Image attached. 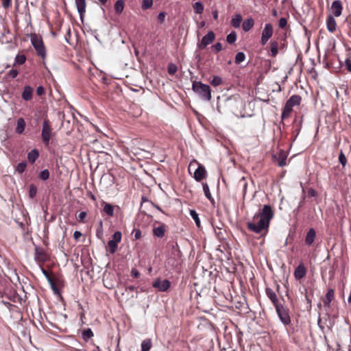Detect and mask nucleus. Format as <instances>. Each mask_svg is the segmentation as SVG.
<instances>
[{
	"instance_id": "13d9d810",
	"label": "nucleus",
	"mask_w": 351,
	"mask_h": 351,
	"mask_svg": "<svg viewBox=\"0 0 351 351\" xmlns=\"http://www.w3.org/2000/svg\"><path fill=\"white\" fill-rule=\"evenodd\" d=\"M82 233L80 231H75L73 233V237L75 240H78L82 237Z\"/></svg>"
},
{
	"instance_id": "423d86ee",
	"label": "nucleus",
	"mask_w": 351,
	"mask_h": 351,
	"mask_svg": "<svg viewBox=\"0 0 351 351\" xmlns=\"http://www.w3.org/2000/svg\"><path fill=\"white\" fill-rule=\"evenodd\" d=\"M122 238L121 232L119 231L115 232L112 235V239L108 242V247L110 254H114L117 249L118 243L121 242Z\"/></svg>"
},
{
	"instance_id": "58836bf2",
	"label": "nucleus",
	"mask_w": 351,
	"mask_h": 351,
	"mask_svg": "<svg viewBox=\"0 0 351 351\" xmlns=\"http://www.w3.org/2000/svg\"><path fill=\"white\" fill-rule=\"evenodd\" d=\"M37 194V187L33 184H31L29 186V196L31 199H33L36 197Z\"/></svg>"
},
{
	"instance_id": "c03bdc74",
	"label": "nucleus",
	"mask_w": 351,
	"mask_h": 351,
	"mask_svg": "<svg viewBox=\"0 0 351 351\" xmlns=\"http://www.w3.org/2000/svg\"><path fill=\"white\" fill-rule=\"evenodd\" d=\"M222 83V79L219 76H214L210 81V84L213 86H218Z\"/></svg>"
},
{
	"instance_id": "5fc2aeb1",
	"label": "nucleus",
	"mask_w": 351,
	"mask_h": 351,
	"mask_svg": "<svg viewBox=\"0 0 351 351\" xmlns=\"http://www.w3.org/2000/svg\"><path fill=\"white\" fill-rule=\"evenodd\" d=\"M86 213L84 211L81 212L78 215L79 221H83L85 217H86Z\"/></svg>"
},
{
	"instance_id": "5701e85b",
	"label": "nucleus",
	"mask_w": 351,
	"mask_h": 351,
	"mask_svg": "<svg viewBox=\"0 0 351 351\" xmlns=\"http://www.w3.org/2000/svg\"><path fill=\"white\" fill-rule=\"evenodd\" d=\"M32 93H33V89L29 86H25L23 93H22V98L25 101H29L32 98Z\"/></svg>"
},
{
	"instance_id": "680f3d73",
	"label": "nucleus",
	"mask_w": 351,
	"mask_h": 351,
	"mask_svg": "<svg viewBox=\"0 0 351 351\" xmlns=\"http://www.w3.org/2000/svg\"><path fill=\"white\" fill-rule=\"evenodd\" d=\"M36 93L38 95H42L45 93V90L43 86H38L36 90Z\"/></svg>"
},
{
	"instance_id": "a211bd4d",
	"label": "nucleus",
	"mask_w": 351,
	"mask_h": 351,
	"mask_svg": "<svg viewBox=\"0 0 351 351\" xmlns=\"http://www.w3.org/2000/svg\"><path fill=\"white\" fill-rule=\"evenodd\" d=\"M316 237V232L313 228H310L308 231L306 233V237H305V243L306 245L310 246L311 245L315 239Z\"/></svg>"
},
{
	"instance_id": "aec40b11",
	"label": "nucleus",
	"mask_w": 351,
	"mask_h": 351,
	"mask_svg": "<svg viewBox=\"0 0 351 351\" xmlns=\"http://www.w3.org/2000/svg\"><path fill=\"white\" fill-rule=\"evenodd\" d=\"M302 98L298 95H293L287 101L286 104L291 106L292 108L295 106H299L300 104Z\"/></svg>"
},
{
	"instance_id": "79ce46f5",
	"label": "nucleus",
	"mask_w": 351,
	"mask_h": 351,
	"mask_svg": "<svg viewBox=\"0 0 351 351\" xmlns=\"http://www.w3.org/2000/svg\"><path fill=\"white\" fill-rule=\"evenodd\" d=\"M153 5V0H143L141 8L143 10H147Z\"/></svg>"
},
{
	"instance_id": "774afa93",
	"label": "nucleus",
	"mask_w": 351,
	"mask_h": 351,
	"mask_svg": "<svg viewBox=\"0 0 351 351\" xmlns=\"http://www.w3.org/2000/svg\"><path fill=\"white\" fill-rule=\"evenodd\" d=\"M277 14H278L277 11H276V10H273V15H274V16H277Z\"/></svg>"
},
{
	"instance_id": "7c9ffc66",
	"label": "nucleus",
	"mask_w": 351,
	"mask_h": 351,
	"mask_svg": "<svg viewBox=\"0 0 351 351\" xmlns=\"http://www.w3.org/2000/svg\"><path fill=\"white\" fill-rule=\"evenodd\" d=\"M292 110H293V108L291 106H289V105H287V104H285V105L283 108L282 112L281 119H285L288 118L289 117L291 112H292Z\"/></svg>"
},
{
	"instance_id": "b1692460",
	"label": "nucleus",
	"mask_w": 351,
	"mask_h": 351,
	"mask_svg": "<svg viewBox=\"0 0 351 351\" xmlns=\"http://www.w3.org/2000/svg\"><path fill=\"white\" fill-rule=\"evenodd\" d=\"M25 125L26 123L23 118L18 119L16 127V132L19 134H22L25 130Z\"/></svg>"
},
{
	"instance_id": "69168bd1",
	"label": "nucleus",
	"mask_w": 351,
	"mask_h": 351,
	"mask_svg": "<svg viewBox=\"0 0 351 351\" xmlns=\"http://www.w3.org/2000/svg\"><path fill=\"white\" fill-rule=\"evenodd\" d=\"M304 199H305V197H304V196H303V197H302V200L299 203L298 208H300V207H302V204H303V202H304Z\"/></svg>"
},
{
	"instance_id": "7ed1b4c3",
	"label": "nucleus",
	"mask_w": 351,
	"mask_h": 351,
	"mask_svg": "<svg viewBox=\"0 0 351 351\" xmlns=\"http://www.w3.org/2000/svg\"><path fill=\"white\" fill-rule=\"evenodd\" d=\"M277 315L280 322L285 325L288 326L291 324V320L289 315V309L282 304H279L275 306Z\"/></svg>"
},
{
	"instance_id": "1a4fd4ad",
	"label": "nucleus",
	"mask_w": 351,
	"mask_h": 351,
	"mask_svg": "<svg viewBox=\"0 0 351 351\" xmlns=\"http://www.w3.org/2000/svg\"><path fill=\"white\" fill-rule=\"evenodd\" d=\"M152 286L158 291L163 292L167 291L169 289L171 282L167 279L161 280L160 278H156L154 281Z\"/></svg>"
},
{
	"instance_id": "a18cd8bd",
	"label": "nucleus",
	"mask_w": 351,
	"mask_h": 351,
	"mask_svg": "<svg viewBox=\"0 0 351 351\" xmlns=\"http://www.w3.org/2000/svg\"><path fill=\"white\" fill-rule=\"evenodd\" d=\"M178 70L177 66L173 63H169L168 64V73L169 75H173Z\"/></svg>"
},
{
	"instance_id": "bf43d9fd",
	"label": "nucleus",
	"mask_w": 351,
	"mask_h": 351,
	"mask_svg": "<svg viewBox=\"0 0 351 351\" xmlns=\"http://www.w3.org/2000/svg\"><path fill=\"white\" fill-rule=\"evenodd\" d=\"M41 270H42L43 274L47 278L49 281L51 282V280L50 277L49 276L48 272L43 267H41ZM51 284L52 287H54V285L52 284V282H51Z\"/></svg>"
},
{
	"instance_id": "72a5a7b5",
	"label": "nucleus",
	"mask_w": 351,
	"mask_h": 351,
	"mask_svg": "<svg viewBox=\"0 0 351 351\" xmlns=\"http://www.w3.org/2000/svg\"><path fill=\"white\" fill-rule=\"evenodd\" d=\"M202 186H203V191H204L205 196L211 202H214V199H213V198L211 195V193L210 192V189H209V186H208V184L203 183Z\"/></svg>"
},
{
	"instance_id": "473e14b6",
	"label": "nucleus",
	"mask_w": 351,
	"mask_h": 351,
	"mask_svg": "<svg viewBox=\"0 0 351 351\" xmlns=\"http://www.w3.org/2000/svg\"><path fill=\"white\" fill-rule=\"evenodd\" d=\"M152 348V341L150 339H146L141 343V351H149Z\"/></svg>"
},
{
	"instance_id": "f704fd0d",
	"label": "nucleus",
	"mask_w": 351,
	"mask_h": 351,
	"mask_svg": "<svg viewBox=\"0 0 351 351\" xmlns=\"http://www.w3.org/2000/svg\"><path fill=\"white\" fill-rule=\"evenodd\" d=\"M93 332L90 328H86L82 332V338L84 341H87L89 339L93 337Z\"/></svg>"
},
{
	"instance_id": "39448f33",
	"label": "nucleus",
	"mask_w": 351,
	"mask_h": 351,
	"mask_svg": "<svg viewBox=\"0 0 351 351\" xmlns=\"http://www.w3.org/2000/svg\"><path fill=\"white\" fill-rule=\"evenodd\" d=\"M51 127L48 119H45L43 123L41 136L45 145H48L51 138Z\"/></svg>"
},
{
	"instance_id": "e2e57ef3",
	"label": "nucleus",
	"mask_w": 351,
	"mask_h": 351,
	"mask_svg": "<svg viewBox=\"0 0 351 351\" xmlns=\"http://www.w3.org/2000/svg\"><path fill=\"white\" fill-rule=\"evenodd\" d=\"M213 18L215 19H217L218 18V12L217 10H215L213 12Z\"/></svg>"
},
{
	"instance_id": "c85d7f7f",
	"label": "nucleus",
	"mask_w": 351,
	"mask_h": 351,
	"mask_svg": "<svg viewBox=\"0 0 351 351\" xmlns=\"http://www.w3.org/2000/svg\"><path fill=\"white\" fill-rule=\"evenodd\" d=\"M278 43L277 41L271 40L270 42V49H271V56L274 58L277 56L278 53Z\"/></svg>"
},
{
	"instance_id": "f3484780",
	"label": "nucleus",
	"mask_w": 351,
	"mask_h": 351,
	"mask_svg": "<svg viewBox=\"0 0 351 351\" xmlns=\"http://www.w3.org/2000/svg\"><path fill=\"white\" fill-rule=\"evenodd\" d=\"M265 293H266L267 296L269 298V300H271V302H272V304H274V306L280 304L279 302V300L277 298L276 293L271 288L267 287L265 289Z\"/></svg>"
},
{
	"instance_id": "dca6fc26",
	"label": "nucleus",
	"mask_w": 351,
	"mask_h": 351,
	"mask_svg": "<svg viewBox=\"0 0 351 351\" xmlns=\"http://www.w3.org/2000/svg\"><path fill=\"white\" fill-rule=\"evenodd\" d=\"M332 15H328L326 19V27L329 32L333 33L337 28V23Z\"/></svg>"
},
{
	"instance_id": "0eeeda50",
	"label": "nucleus",
	"mask_w": 351,
	"mask_h": 351,
	"mask_svg": "<svg viewBox=\"0 0 351 351\" xmlns=\"http://www.w3.org/2000/svg\"><path fill=\"white\" fill-rule=\"evenodd\" d=\"M215 39V34L213 31H209L203 38L202 40L197 43V48L199 49H204L206 46L211 44Z\"/></svg>"
},
{
	"instance_id": "09e8293b",
	"label": "nucleus",
	"mask_w": 351,
	"mask_h": 351,
	"mask_svg": "<svg viewBox=\"0 0 351 351\" xmlns=\"http://www.w3.org/2000/svg\"><path fill=\"white\" fill-rule=\"evenodd\" d=\"M287 21L285 18H280L278 22V25L280 28H285L287 26Z\"/></svg>"
},
{
	"instance_id": "2f4dec72",
	"label": "nucleus",
	"mask_w": 351,
	"mask_h": 351,
	"mask_svg": "<svg viewBox=\"0 0 351 351\" xmlns=\"http://www.w3.org/2000/svg\"><path fill=\"white\" fill-rule=\"evenodd\" d=\"M26 61V56L24 54H18L15 57L14 66L22 65Z\"/></svg>"
},
{
	"instance_id": "0e129e2a",
	"label": "nucleus",
	"mask_w": 351,
	"mask_h": 351,
	"mask_svg": "<svg viewBox=\"0 0 351 351\" xmlns=\"http://www.w3.org/2000/svg\"><path fill=\"white\" fill-rule=\"evenodd\" d=\"M135 289H136V287L134 286H133V285H131V286H129V287H127V289H128V290H130L131 291L135 290Z\"/></svg>"
},
{
	"instance_id": "e433bc0d",
	"label": "nucleus",
	"mask_w": 351,
	"mask_h": 351,
	"mask_svg": "<svg viewBox=\"0 0 351 351\" xmlns=\"http://www.w3.org/2000/svg\"><path fill=\"white\" fill-rule=\"evenodd\" d=\"M237 33L232 31L227 36L226 40L229 44H233L237 40Z\"/></svg>"
},
{
	"instance_id": "9d476101",
	"label": "nucleus",
	"mask_w": 351,
	"mask_h": 351,
	"mask_svg": "<svg viewBox=\"0 0 351 351\" xmlns=\"http://www.w3.org/2000/svg\"><path fill=\"white\" fill-rule=\"evenodd\" d=\"M343 10L342 3L340 0H335L332 3L330 8V14L332 16L338 17L341 16Z\"/></svg>"
},
{
	"instance_id": "bb28decb",
	"label": "nucleus",
	"mask_w": 351,
	"mask_h": 351,
	"mask_svg": "<svg viewBox=\"0 0 351 351\" xmlns=\"http://www.w3.org/2000/svg\"><path fill=\"white\" fill-rule=\"evenodd\" d=\"M104 204V212L110 217L114 215V206L110 204L103 202Z\"/></svg>"
},
{
	"instance_id": "412c9836",
	"label": "nucleus",
	"mask_w": 351,
	"mask_h": 351,
	"mask_svg": "<svg viewBox=\"0 0 351 351\" xmlns=\"http://www.w3.org/2000/svg\"><path fill=\"white\" fill-rule=\"evenodd\" d=\"M335 297V291L332 289H329L326 294L325 299L323 302L325 306H330V304Z\"/></svg>"
},
{
	"instance_id": "2eb2a0df",
	"label": "nucleus",
	"mask_w": 351,
	"mask_h": 351,
	"mask_svg": "<svg viewBox=\"0 0 351 351\" xmlns=\"http://www.w3.org/2000/svg\"><path fill=\"white\" fill-rule=\"evenodd\" d=\"M306 274V269L302 263H300L294 271V276L297 280L303 278Z\"/></svg>"
},
{
	"instance_id": "8fccbe9b",
	"label": "nucleus",
	"mask_w": 351,
	"mask_h": 351,
	"mask_svg": "<svg viewBox=\"0 0 351 351\" xmlns=\"http://www.w3.org/2000/svg\"><path fill=\"white\" fill-rule=\"evenodd\" d=\"M345 65L348 71L351 73V57H348L346 59Z\"/></svg>"
},
{
	"instance_id": "6e6d98bb",
	"label": "nucleus",
	"mask_w": 351,
	"mask_h": 351,
	"mask_svg": "<svg viewBox=\"0 0 351 351\" xmlns=\"http://www.w3.org/2000/svg\"><path fill=\"white\" fill-rule=\"evenodd\" d=\"M11 5V0H3L2 1V5L4 8H8Z\"/></svg>"
},
{
	"instance_id": "4468645a",
	"label": "nucleus",
	"mask_w": 351,
	"mask_h": 351,
	"mask_svg": "<svg viewBox=\"0 0 351 351\" xmlns=\"http://www.w3.org/2000/svg\"><path fill=\"white\" fill-rule=\"evenodd\" d=\"M75 3L77 7V12L80 16V19L82 21L84 13L86 12V0H75Z\"/></svg>"
},
{
	"instance_id": "6ab92c4d",
	"label": "nucleus",
	"mask_w": 351,
	"mask_h": 351,
	"mask_svg": "<svg viewBox=\"0 0 351 351\" xmlns=\"http://www.w3.org/2000/svg\"><path fill=\"white\" fill-rule=\"evenodd\" d=\"M274 158L278 167H284L287 165V154L285 152L280 151L278 156H274Z\"/></svg>"
},
{
	"instance_id": "c756f323",
	"label": "nucleus",
	"mask_w": 351,
	"mask_h": 351,
	"mask_svg": "<svg viewBox=\"0 0 351 351\" xmlns=\"http://www.w3.org/2000/svg\"><path fill=\"white\" fill-rule=\"evenodd\" d=\"M124 8V1L117 0L114 3V11L117 14H120Z\"/></svg>"
},
{
	"instance_id": "c9c22d12",
	"label": "nucleus",
	"mask_w": 351,
	"mask_h": 351,
	"mask_svg": "<svg viewBox=\"0 0 351 351\" xmlns=\"http://www.w3.org/2000/svg\"><path fill=\"white\" fill-rule=\"evenodd\" d=\"M190 215L195 221L196 226L200 228V219L197 212L195 210H190Z\"/></svg>"
},
{
	"instance_id": "4c0bfd02",
	"label": "nucleus",
	"mask_w": 351,
	"mask_h": 351,
	"mask_svg": "<svg viewBox=\"0 0 351 351\" xmlns=\"http://www.w3.org/2000/svg\"><path fill=\"white\" fill-rule=\"evenodd\" d=\"M26 167H27V162L25 161H22L21 162H19L17 165L15 169L19 173L21 174L25 171Z\"/></svg>"
},
{
	"instance_id": "cd10ccee",
	"label": "nucleus",
	"mask_w": 351,
	"mask_h": 351,
	"mask_svg": "<svg viewBox=\"0 0 351 351\" xmlns=\"http://www.w3.org/2000/svg\"><path fill=\"white\" fill-rule=\"evenodd\" d=\"M38 156L39 152L36 149H32L27 154V159L32 163L34 162Z\"/></svg>"
},
{
	"instance_id": "9b49d317",
	"label": "nucleus",
	"mask_w": 351,
	"mask_h": 351,
	"mask_svg": "<svg viewBox=\"0 0 351 351\" xmlns=\"http://www.w3.org/2000/svg\"><path fill=\"white\" fill-rule=\"evenodd\" d=\"M34 259L37 263H42L47 261V254L40 247H36L34 250Z\"/></svg>"
},
{
	"instance_id": "37998d69",
	"label": "nucleus",
	"mask_w": 351,
	"mask_h": 351,
	"mask_svg": "<svg viewBox=\"0 0 351 351\" xmlns=\"http://www.w3.org/2000/svg\"><path fill=\"white\" fill-rule=\"evenodd\" d=\"M38 178L42 180H47L49 178V171L48 169H44L39 173Z\"/></svg>"
},
{
	"instance_id": "864d4df0",
	"label": "nucleus",
	"mask_w": 351,
	"mask_h": 351,
	"mask_svg": "<svg viewBox=\"0 0 351 351\" xmlns=\"http://www.w3.org/2000/svg\"><path fill=\"white\" fill-rule=\"evenodd\" d=\"M317 191L315 189L311 188L308 190V195L309 197H315V196H317Z\"/></svg>"
},
{
	"instance_id": "a19ab883",
	"label": "nucleus",
	"mask_w": 351,
	"mask_h": 351,
	"mask_svg": "<svg viewBox=\"0 0 351 351\" xmlns=\"http://www.w3.org/2000/svg\"><path fill=\"white\" fill-rule=\"evenodd\" d=\"M245 59V55L243 52H238L235 56V63L240 64Z\"/></svg>"
},
{
	"instance_id": "49530a36",
	"label": "nucleus",
	"mask_w": 351,
	"mask_h": 351,
	"mask_svg": "<svg viewBox=\"0 0 351 351\" xmlns=\"http://www.w3.org/2000/svg\"><path fill=\"white\" fill-rule=\"evenodd\" d=\"M339 161L343 167H345L346 165L347 159L342 151H341L339 153Z\"/></svg>"
},
{
	"instance_id": "393cba45",
	"label": "nucleus",
	"mask_w": 351,
	"mask_h": 351,
	"mask_svg": "<svg viewBox=\"0 0 351 351\" xmlns=\"http://www.w3.org/2000/svg\"><path fill=\"white\" fill-rule=\"evenodd\" d=\"M254 25V21L252 18H249L245 20L242 24V28L244 32L250 31Z\"/></svg>"
},
{
	"instance_id": "20e7f679",
	"label": "nucleus",
	"mask_w": 351,
	"mask_h": 351,
	"mask_svg": "<svg viewBox=\"0 0 351 351\" xmlns=\"http://www.w3.org/2000/svg\"><path fill=\"white\" fill-rule=\"evenodd\" d=\"M31 43L34 47L37 55L44 59L46 56V49L42 38L36 34H34L31 36Z\"/></svg>"
},
{
	"instance_id": "6e6552de",
	"label": "nucleus",
	"mask_w": 351,
	"mask_h": 351,
	"mask_svg": "<svg viewBox=\"0 0 351 351\" xmlns=\"http://www.w3.org/2000/svg\"><path fill=\"white\" fill-rule=\"evenodd\" d=\"M273 35V26L271 23L265 24L261 34V43L265 45Z\"/></svg>"
},
{
	"instance_id": "f8f14e48",
	"label": "nucleus",
	"mask_w": 351,
	"mask_h": 351,
	"mask_svg": "<svg viewBox=\"0 0 351 351\" xmlns=\"http://www.w3.org/2000/svg\"><path fill=\"white\" fill-rule=\"evenodd\" d=\"M158 223V226H154L153 228V234L158 238H162L166 232L167 226L165 223L157 222Z\"/></svg>"
},
{
	"instance_id": "f257e3e1",
	"label": "nucleus",
	"mask_w": 351,
	"mask_h": 351,
	"mask_svg": "<svg viewBox=\"0 0 351 351\" xmlns=\"http://www.w3.org/2000/svg\"><path fill=\"white\" fill-rule=\"evenodd\" d=\"M273 217L274 211L271 206L265 204L254 215L252 221L247 222V228L251 232L265 236L268 232Z\"/></svg>"
},
{
	"instance_id": "a878e982",
	"label": "nucleus",
	"mask_w": 351,
	"mask_h": 351,
	"mask_svg": "<svg viewBox=\"0 0 351 351\" xmlns=\"http://www.w3.org/2000/svg\"><path fill=\"white\" fill-rule=\"evenodd\" d=\"M242 21V16L240 14L234 15L231 20V25L234 28H239Z\"/></svg>"
},
{
	"instance_id": "338daca9",
	"label": "nucleus",
	"mask_w": 351,
	"mask_h": 351,
	"mask_svg": "<svg viewBox=\"0 0 351 351\" xmlns=\"http://www.w3.org/2000/svg\"><path fill=\"white\" fill-rule=\"evenodd\" d=\"M101 4L105 5L108 0H98Z\"/></svg>"
},
{
	"instance_id": "052dcab7",
	"label": "nucleus",
	"mask_w": 351,
	"mask_h": 351,
	"mask_svg": "<svg viewBox=\"0 0 351 351\" xmlns=\"http://www.w3.org/2000/svg\"><path fill=\"white\" fill-rule=\"evenodd\" d=\"M132 276L134 278H138L140 276V273L135 269H132L131 271Z\"/></svg>"
},
{
	"instance_id": "603ef678",
	"label": "nucleus",
	"mask_w": 351,
	"mask_h": 351,
	"mask_svg": "<svg viewBox=\"0 0 351 351\" xmlns=\"http://www.w3.org/2000/svg\"><path fill=\"white\" fill-rule=\"evenodd\" d=\"M165 16H166L165 12H160L157 17L158 22H160V23H162L165 21Z\"/></svg>"
},
{
	"instance_id": "f03ea898",
	"label": "nucleus",
	"mask_w": 351,
	"mask_h": 351,
	"mask_svg": "<svg viewBox=\"0 0 351 351\" xmlns=\"http://www.w3.org/2000/svg\"><path fill=\"white\" fill-rule=\"evenodd\" d=\"M193 90L204 101H210L211 90L208 85L201 82H194L192 84Z\"/></svg>"
},
{
	"instance_id": "de8ad7c7",
	"label": "nucleus",
	"mask_w": 351,
	"mask_h": 351,
	"mask_svg": "<svg viewBox=\"0 0 351 351\" xmlns=\"http://www.w3.org/2000/svg\"><path fill=\"white\" fill-rule=\"evenodd\" d=\"M211 47L215 53H218L222 50V45L220 43H215Z\"/></svg>"
},
{
	"instance_id": "3c124183",
	"label": "nucleus",
	"mask_w": 351,
	"mask_h": 351,
	"mask_svg": "<svg viewBox=\"0 0 351 351\" xmlns=\"http://www.w3.org/2000/svg\"><path fill=\"white\" fill-rule=\"evenodd\" d=\"M18 74L19 71L16 69H12L8 72V75L11 78H15Z\"/></svg>"
},
{
	"instance_id": "4be33fe9",
	"label": "nucleus",
	"mask_w": 351,
	"mask_h": 351,
	"mask_svg": "<svg viewBox=\"0 0 351 351\" xmlns=\"http://www.w3.org/2000/svg\"><path fill=\"white\" fill-rule=\"evenodd\" d=\"M169 245L172 250V255L174 258H180L182 256V252L179 248L178 244L176 242H170Z\"/></svg>"
},
{
	"instance_id": "4d7b16f0",
	"label": "nucleus",
	"mask_w": 351,
	"mask_h": 351,
	"mask_svg": "<svg viewBox=\"0 0 351 351\" xmlns=\"http://www.w3.org/2000/svg\"><path fill=\"white\" fill-rule=\"evenodd\" d=\"M134 237L136 239H138L141 237V231L139 229H136L134 230Z\"/></svg>"
},
{
	"instance_id": "ddd939ff",
	"label": "nucleus",
	"mask_w": 351,
	"mask_h": 351,
	"mask_svg": "<svg viewBox=\"0 0 351 351\" xmlns=\"http://www.w3.org/2000/svg\"><path fill=\"white\" fill-rule=\"evenodd\" d=\"M206 176L207 172L205 167L202 165L199 164L198 167L194 172L195 180L197 182H199L206 178Z\"/></svg>"
},
{
	"instance_id": "ea45409f",
	"label": "nucleus",
	"mask_w": 351,
	"mask_h": 351,
	"mask_svg": "<svg viewBox=\"0 0 351 351\" xmlns=\"http://www.w3.org/2000/svg\"><path fill=\"white\" fill-rule=\"evenodd\" d=\"M193 8L197 14H202L204 11V5L200 1H197L193 5Z\"/></svg>"
}]
</instances>
